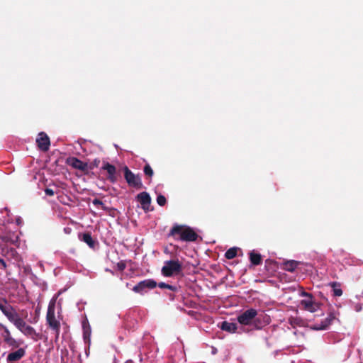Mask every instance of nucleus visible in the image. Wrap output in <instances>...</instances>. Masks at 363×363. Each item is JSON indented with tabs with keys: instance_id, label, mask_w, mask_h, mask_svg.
<instances>
[{
	"instance_id": "9b49d317",
	"label": "nucleus",
	"mask_w": 363,
	"mask_h": 363,
	"mask_svg": "<svg viewBox=\"0 0 363 363\" xmlns=\"http://www.w3.org/2000/svg\"><path fill=\"white\" fill-rule=\"evenodd\" d=\"M269 323V317L264 314H258L252 321L254 328L257 330L262 329L264 326Z\"/></svg>"
},
{
	"instance_id": "b1692460",
	"label": "nucleus",
	"mask_w": 363,
	"mask_h": 363,
	"mask_svg": "<svg viewBox=\"0 0 363 363\" xmlns=\"http://www.w3.org/2000/svg\"><path fill=\"white\" fill-rule=\"evenodd\" d=\"M11 308V306L8 304L7 301L4 298H0V310L3 313H5L6 311H9Z\"/></svg>"
},
{
	"instance_id": "c756f323",
	"label": "nucleus",
	"mask_w": 363,
	"mask_h": 363,
	"mask_svg": "<svg viewBox=\"0 0 363 363\" xmlns=\"http://www.w3.org/2000/svg\"><path fill=\"white\" fill-rule=\"evenodd\" d=\"M92 203L96 206H101V208L104 209V210H106V207L105 206L104 203L99 199H94L93 201H92Z\"/></svg>"
},
{
	"instance_id": "5701e85b",
	"label": "nucleus",
	"mask_w": 363,
	"mask_h": 363,
	"mask_svg": "<svg viewBox=\"0 0 363 363\" xmlns=\"http://www.w3.org/2000/svg\"><path fill=\"white\" fill-rule=\"evenodd\" d=\"M24 335L33 337L36 335L35 330L30 325H26V327L21 331Z\"/></svg>"
},
{
	"instance_id": "72a5a7b5",
	"label": "nucleus",
	"mask_w": 363,
	"mask_h": 363,
	"mask_svg": "<svg viewBox=\"0 0 363 363\" xmlns=\"http://www.w3.org/2000/svg\"><path fill=\"white\" fill-rule=\"evenodd\" d=\"M45 194H46L47 196H54V194H55V191H54V190H53V189H50V188H46V189H45Z\"/></svg>"
},
{
	"instance_id": "e433bc0d",
	"label": "nucleus",
	"mask_w": 363,
	"mask_h": 363,
	"mask_svg": "<svg viewBox=\"0 0 363 363\" xmlns=\"http://www.w3.org/2000/svg\"><path fill=\"white\" fill-rule=\"evenodd\" d=\"M125 363H134L132 360H128Z\"/></svg>"
},
{
	"instance_id": "20e7f679",
	"label": "nucleus",
	"mask_w": 363,
	"mask_h": 363,
	"mask_svg": "<svg viewBox=\"0 0 363 363\" xmlns=\"http://www.w3.org/2000/svg\"><path fill=\"white\" fill-rule=\"evenodd\" d=\"M124 177L130 186L136 189H142L143 187L140 177L132 172L127 166L124 167Z\"/></svg>"
},
{
	"instance_id": "2eb2a0df",
	"label": "nucleus",
	"mask_w": 363,
	"mask_h": 363,
	"mask_svg": "<svg viewBox=\"0 0 363 363\" xmlns=\"http://www.w3.org/2000/svg\"><path fill=\"white\" fill-rule=\"evenodd\" d=\"M218 327L224 331L234 333L236 332L238 329V326L236 323H229L228 321H223Z\"/></svg>"
},
{
	"instance_id": "ddd939ff",
	"label": "nucleus",
	"mask_w": 363,
	"mask_h": 363,
	"mask_svg": "<svg viewBox=\"0 0 363 363\" xmlns=\"http://www.w3.org/2000/svg\"><path fill=\"white\" fill-rule=\"evenodd\" d=\"M69 164L74 168L87 173L89 172V165L77 157H71L69 159Z\"/></svg>"
},
{
	"instance_id": "a878e982",
	"label": "nucleus",
	"mask_w": 363,
	"mask_h": 363,
	"mask_svg": "<svg viewBox=\"0 0 363 363\" xmlns=\"http://www.w3.org/2000/svg\"><path fill=\"white\" fill-rule=\"evenodd\" d=\"M143 172L145 176L151 179L154 174V172L149 164H146L143 168Z\"/></svg>"
},
{
	"instance_id": "aec40b11",
	"label": "nucleus",
	"mask_w": 363,
	"mask_h": 363,
	"mask_svg": "<svg viewBox=\"0 0 363 363\" xmlns=\"http://www.w3.org/2000/svg\"><path fill=\"white\" fill-rule=\"evenodd\" d=\"M4 314L12 323H13L15 320H16L19 317L18 313L13 310L12 306L9 311H6V312Z\"/></svg>"
},
{
	"instance_id": "f704fd0d",
	"label": "nucleus",
	"mask_w": 363,
	"mask_h": 363,
	"mask_svg": "<svg viewBox=\"0 0 363 363\" xmlns=\"http://www.w3.org/2000/svg\"><path fill=\"white\" fill-rule=\"evenodd\" d=\"M84 338L86 339V337H88L89 335H90V331H89V328L88 330H86L85 328H84Z\"/></svg>"
},
{
	"instance_id": "7ed1b4c3",
	"label": "nucleus",
	"mask_w": 363,
	"mask_h": 363,
	"mask_svg": "<svg viewBox=\"0 0 363 363\" xmlns=\"http://www.w3.org/2000/svg\"><path fill=\"white\" fill-rule=\"evenodd\" d=\"M182 270V264L179 260H168L164 262L162 268V274L167 277H170L173 274H178Z\"/></svg>"
},
{
	"instance_id": "39448f33",
	"label": "nucleus",
	"mask_w": 363,
	"mask_h": 363,
	"mask_svg": "<svg viewBox=\"0 0 363 363\" xmlns=\"http://www.w3.org/2000/svg\"><path fill=\"white\" fill-rule=\"evenodd\" d=\"M256 315H257V311L251 308L240 313L238 316L237 320L241 325H249L252 324V321L256 318Z\"/></svg>"
},
{
	"instance_id": "0eeeda50",
	"label": "nucleus",
	"mask_w": 363,
	"mask_h": 363,
	"mask_svg": "<svg viewBox=\"0 0 363 363\" xmlns=\"http://www.w3.org/2000/svg\"><path fill=\"white\" fill-rule=\"evenodd\" d=\"M36 143L38 147L43 152H47L50 145V138L48 135L44 132L38 133L36 138Z\"/></svg>"
},
{
	"instance_id": "393cba45",
	"label": "nucleus",
	"mask_w": 363,
	"mask_h": 363,
	"mask_svg": "<svg viewBox=\"0 0 363 363\" xmlns=\"http://www.w3.org/2000/svg\"><path fill=\"white\" fill-rule=\"evenodd\" d=\"M17 328H18L21 331L23 330V328L27 325L26 322L20 317H18L15 321L13 323Z\"/></svg>"
},
{
	"instance_id": "f257e3e1",
	"label": "nucleus",
	"mask_w": 363,
	"mask_h": 363,
	"mask_svg": "<svg viewBox=\"0 0 363 363\" xmlns=\"http://www.w3.org/2000/svg\"><path fill=\"white\" fill-rule=\"evenodd\" d=\"M179 235V240L185 242H194L198 238V234L189 226L175 223L171 228L169 236Z\"/></svg>"
},
{
	"instance_id": "2f4dec72",
	"label": "nucleus",
	"mask_w": 363,
	"mask_h": 363,
	"mask_svg": "<svg viewBox=\"0 0 363 363\" xmlns=\"http://www.w3.org/2000/svg\"><path fill=\"white\" fill-rule=\"evenodd\" d=\"M126 267V264L124 261H121L117 263V268L119 271L123 272Z\"/></svg>"
},
{
	"instance_id": "9d476101",
	"label": "nucleus",
	"mask_w": 363,
	"mask_h": 363,
	"mask_svg": "<svg viewBox=\"0 0 363 363\" xmlns=\"http://www.w3.org/2000/svg\"><path fill=\"white\" fill-rule=\"evenodd\" d=\"M335 319V315L333 312H330L328 316L320 322V323H315L312 326V328L315 330H321L327 329L331 325L333 321Z\"/></svg>"
},
{
	"instance_id": "6e6552de",
	"label": "nucleus",
	"mask_w": 363,
	"mask_h": 363,
	"mask_svg": "<svg viewBox=\"0 0 363 363\" xmlns=\"http://www.w3.org/2000/svg\"><path fill=\"white\" fill-rule=\"evenodd\" d=\"M136 199L141 204L142 208L147 212L150 211L151 197L150 194L146 191H143L138 194L136 196Z\"/></svg>"
},
{
	"instance_id": "473e14b6",
	"label": "nucleus",
	"mask_w": 363,
	"mask_h": 363,
	"mask_svg": "<svg viewBox=\"0 0 363 363\" xmlns=\"http://www.w3.org/2000/svg\"><path fill=\"white\" fill-rule=\"evenodd\" d=\"M6 263L5 260L0 257V269L2 271H5L6 269Z\"/></svg>"
},
{
	"instance_id": "bb28decb",
	"label": "nucleus",
	"mask_w": 363,
	"mask_h": 363,
	"mask_svg": "<svg viewBox=\"0 0 363 363\" xmlns=\"http://www.w3.org/2000/svg\"><path fill=\"white\" fill-rule=\"evenodd\" d=\"M157 286H158L160 289H168L173 291H177V286L166 284L164 282H160Z\"/></svg>"
},
{
	"instance_id": "7c9ffc66",
	"label": "nucleus",
	"mask_w": 363,
	"mask_h": 363,
	"mask_svg": "<svg viewBox=\"0 0 363 363\" xmlns=\"http://www.w3.org/2000/svg\"><path fill=\"white\" fill-rule=\"evenodd\" d=\"M100 164V160L95 159L89 166V169H93L95 167H98Z\"/></svg>"
},
{
	"instance_id": "6ab92c4d",
	"label": "nucleus",
	"mask_w": 363,
	"mask_h": 363,
	"mask_svg": "<svg viewBox=\"0 0 363 363\" xmlns=\"http://www.w3.org/2000/svg\"><path fill=\"white\" fill-rule=\"evenodd\" d=\"M4 342L9 346L12 348H18L21 345V342L16 340L13 337L6 338Z\"/></svg>"
},
{
	"instance_id": "c85d7f7f",
	"label": "nucleus",
	"mask_w": 363,
	"mask_h": 363,
	"mask_svg": "<svg viewBox=\"0 0 363 363\" xmlns=\"http://www.w3.org/2000/svg\"><path fill=\"white\" fill-rule=\"evenodd\" d=\"M157 203H158L159 206H164L167 203L165 196L162 194L157 196Z\"/></svg>"
},
{
	"instance_id": "f3484780",
	"label": "nucleus",
	"mask_w": 363,
	"mask_h": 363,
	"mask_svg": "<svg viewBox=\"0 0 363 363\" xmlns=\"http://www.w3.org/2000/svg\"><path fill=\"white\" fill-rule=\"evenodd\" d=\"M299 262L295 260L286 261L283 264V269L293 272L298 267Z\"/></svg>"
},
{
	"instance_id": "c9c22d12",
	"label": "nucleus",
	"mask_w": 363,
	"mask_h": 363,
	"mask_svg": "<svg viewBox=\"0 0 363 363\" xmlns=\"http://www.w3.org/2000/svg\"><path fill=\"white\" fill-rule=\"evenodd\" d=\"M301 295L302 296L308 297V299L313 298L312 295L306 291H303Z\"/></svg>"
},
{
	"instance_id": "423d86ee",
	"label": "nucleus",
	"mask_w": 363,
	"mask_h": 363,
	"mask_svg": "<svg viewBox=\"0 0 363 363\" xmlns=\"http://www.w3.org/2000/svg\"><path fill=\"white\" fill-rule=\"evenodd\" d=\"M157 282L153 279H145L138 282L133 288V291L135 293L143 294L147 289H152L157 286Z\"/></svg>"
},
{
	"instance_id": "4c0bfd02",
	"label": "nucleus",
	"mask_w": 363,
	"mask_h": 363,
	"mask_svg": "<svg viewBox=\"0 0 363 363\" xmlns=\"http://www.w3.org/2000/svg\"><path fill=\"white\" fill-rule=\"evenodd\" d=\"M106 272H111V273H112V274H113V272H112L111 270H110V269H106Z\"/></svg>"
},
{
	"instance_id": "4468645a",
	"label": "nucleus",
	"mask_w": 363,
	"mask_h": 363,
	"mask_svg": "<svg viewBox=\"0 0 363 363\" xmlns=\"http://www.w3.org/2000/svg\"><path fill=\"white\" fill-rule=\"evenodd\" d=\"M26 355V350L23 347L18 348L17 350L10 352L6 357L9 362H15L19 361Z\"/></svg>"
},
{
	"instance_id": "4be33fe9",
	"label": "nucleus",
	"mask_w": 363,
	"mask_h": 363,
	"mask_svg": "<svg viewBox=\"0 0 363 363\" xmlns=\"http://www.w3.org/2000/svg\"><path fill=\"white\" fill-rule=\"evenodd\" d=\"M238 248L231 247L228 249L225 253V257L228 259H232L237 256Z\"/></svg>"
},
{
	"instance_id": "412c9836",
	"label": "nucleus",
	"mask_w": 363,
	"mask_h": 363,
	"mask_svg": "<svg viewBox=\"0 0 363 363\" xmlns=\"http://www.w3.org/2000/svg\"><path fill=\"white\" fill-rule=\"evenodd\" d=\"M333 288V295L335 296H340L342 295V290L340 289V284L337 282H332L330 284Z\"/></svg>"
},
{
	"instance_id": "dca6fc26",
	"label": "nucleus",
	"mask_w": 363,
	"mask_h": 363,
	"mask_svg": "<svg viewBox=\"0 0 363 363\" xmlns=\"http://www.w3.org/2000/svg\"><path fill=\"white\" fill-rule=\"evenodd\" d=\"M79 238L80 240L86 243L89 245V247H90L91 248H94L96 242L94 240V239L92 238L90 233L88 232V233L79 234Z\"/></svg>"
},
{
	"instance_id": "f8f14e48",
	"label": "nucleus",
	"mask_w": 363,
	"mask_h": 363,
	"mask_svg": "<svg viewBox=\"0 0 363 363\" xmlns=\"http://www.w3.org/2000/svg\"><path fill=\"white\" fill-rule=\"evenodd\" d=\"M101 169L107 172V179L110 182L115 183L117 181L116 168L114 165L111 164L108 162H104Z\"/></svg>"
},
{
	"instance_id": "a211bd4d",
	"label": "nucleus",
	"mask_w": 363,
	"mask_h": 363,
	"mask_svg": "<svg viewBox=\"0 0 363 363\" xmlns=\"http://www.w3.org/2000/svg\"><path fill=\"white\" fill-rule=\"evenodd\" d=\"M250 260L253 265H259L262 264V258L259 253H255V252H250Z\"/></svg>"
},
{
	"instance_id": "f03ea898",
	"label": "nucleus",
	"mask_w": 363,
	"mask_h": 363,
	"mask_svg": "<svg viewBox=\"0 0 363 363\" xmlns=\"http://www.w3.org/2000/svg\"><path fill=\"white\" fill-rule=\"evenodd\" d=\"M55 303L56 298H53L50 300L48 304L46 314V322L49 328H51L55 332V338L57 340L58 339L60 335L61 325L60 321L57 320L55 318Z\"/></svg>"
},
{
	"instance_id": "cd10ccee",
	"label": "nucleus",
	"mask_w": 363,
	"mask_h": 363,
	"mask_svg": "<svg viewBox=\"0 0 363 363\" xmlns=\"http://www.w3.org/2000/svg\"><path fill=\"white\" fill-rule=\"evenodd\" d=\"M1 328L4 330V333L1 334V337H3V340H5L6 338L12 337L11 332L5 325L1 324Z\"/></svg>"
},
{
	"instance_id": "1a4fd4ad",
	"label": "nucleus",
	"mask_w": 363,
	"mask_h": 363,
	"mask_svg": "<svg viewBox=\"0 0 363 363\" xmlns=\"http://www.w3.org/2000/svg\"><path fill=\"white\" fill-rule=\"evenodd\" d=\"M301 305L303 306L304 310L314 313L320 309L322 304L320 303L314 301L313 298H311L310 299L301 300Z\"/></svg>"
}]
</instances>
